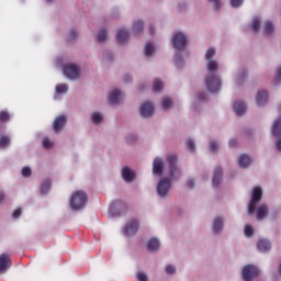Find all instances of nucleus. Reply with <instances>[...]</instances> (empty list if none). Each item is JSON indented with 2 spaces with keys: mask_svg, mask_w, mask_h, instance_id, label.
<instances>
[{
  "mask_svg": "<svg viewBox=\"0 0 281 281\" xmlns=\"http://www.w3.org/2000/svg\"><path fill=\"white\" fill-rule=\"evenodd\" d=\"M205 69L207 75L204 85L210 93H220L223 89V79L218 76L221 64L216 59V48L209 47L204 53Z\"/></svg>",
  "mask_w": 281,
  "mask_h": 281,
  "instance_id": "nucleus-1",
  "label": "nucleus"
},
{
  "mask_svg": "<svg viewBox=\"0 0 281 281\" xmlns=\"http://www.w3.org/2000/svg\"><path fill=\"white\" fill-rule=\"evenodd\" d=\"M171 44L176 50L173 56L175 64L177 67H183V65H186L183 54H186V47H188V33L176 31L171 37Z\"/></svg>",
  "mask_w": 281,
  "mask_h": 281,
  "instance_id": "nucleus-2",
  "label": "nucleus"
},
{
  "mask_svg": "<svg viewBox=\"0 0 281 281\" xmlns=\"http://www.w3.org/2000/svg\"><path fill=\"white\" fill-rule=\"evenodd\" d=\"M87 203H89V195L83 190H76L72 191L69 200L68 205L72 212H80L87 207Z\"/></svg>",
  "mask_w": 281,
  "mask_h": 281,
  "instance_id": "nucleus-3",
  "label": "nucleus"
},
{
  "mask_svg": "<svg viewBox=\"0 0 281 281\" xmlns=\"http://www.w3.org/2000/svg\"><path fill=\"white\" fill-rule=\"evenodd\" d=\"M170 190H172V181L169 178L161 177L156 184V194L162 200L170 198Z\"/></svg>",
  "mask_w": 281,
  "mask_h": 281,
  "instance_id": "nucleus-4",
  "label": "nucleus"
},
{
  "mask_svg": "<svg viewBox=\"0 0 281 281\" xmlns=\"http://www.w3.org/2000/svg\"><path fill=\"white\" fill-rule=\"evenodd\" d=\"M262 201V187H254L250 192V200L248 202L247 212L249 216L256 214V205Z\"/></svg>",
  "mask_w": 281,
  "mask_h": 281,
  "instance_id": "nucleus-5",
  "label": "nucleus"
},
{
  "mask_svg": "<svg viewBox=\"0 0 281 281\" xmlns=\"http://www.w3.org/2000/svg\"><path fill=\"white\" fill-rule=\"evenodd\" d=\"M63 74L67 80H70L72 82H76V80H80V75L82 74V68H80V65L69 63L64 65L63 67Z\"/></svg>",
  "mask_w": 281,
  "mask_h": 281,
  "instance_id": "nucleus-6",
  "label": "nucleus"
},
{
  "mask_svg": "<svg viewBox=\"0 0 281 281\" xmlns=\"http://www.w3.org/2000/svg\"><path fill=\"white\" fill-rule=\"evenodd\" d=\"M142 225L139 224V220L133 217L130 218L123 228V234L127 238H133V236H137V233L139 232Z\"/></svg>",
  "mask_w": 281,
  "mask_h": 281,
  "instance_id": "nucleus-7",
  "label": "nucleus"
},
{
  "mask_svg": "<svg viewBox=\"0 0 281 281\" xmlns=\"http://www.w3.org/2000/svg\"><path fill=\"white\" fill-rule=\"evenodd\" d=\"M225 229V215H216L211 221V232L213 236H221Z\"/></svg>",
  "mask_w": 281,
  "mask_h": 281,
  "instance_id": "nucleus-8",
  "label": "nucleus"
},
{
  "mask_svg": "<svg viewBox=\"0 0 281 281\" xmlns=\"http://www.w3.org/2000/svg\"><path fill=\"white\" fill-rule=\"evenodd\" d=\"M155 102L153 101H144L138 109L139 115L143 120H150V117L155 116Z\"/></svg>",
  "mask_w": 281,
  "mask_h": 281,
  "instance_id": "nucleus-9",
  "label": "nucleus"
},
{
  "mask_svg": "<svg viewBox=\"0 0 281 281\" xmlns=\"http://www.w3.org/2000/svg\"><path fill=\"white\" fill-rule=\"evenodd\" d=\"M255 104L257 109H265L269 104V90L261 88L256 91Z\"/></svg>",
  "mask_w": 281,
  "mask_h": 281,
  "instance_id": "nucleus-10",
  "label": "nucleus"
},
{
  "mask_svg": "<svg viewBox=\"0 0 281 281\" xmlns=\"http://www.w3.org/2000/svg\"><path fill=\"white\" fill-rule=\"evenodd\" d=\"M126 94L121 89L114 88L108 93L109 104L120 105L124 102Z\"/></svg>",
  "mask_w": 281,
  "mask_h": 281,
  "instance_id": "nucleus-11",
  "label": "nucleus"
},
{
  "mask_svg": "<svg viewBox=\"0 0 281 281\" xmlns=\"http://www.w3.org/2000/svg\"><path fill=\"white\" fill-rule=\"evenodd\" d=\"M164 170H166V160L161 156H156L151 162V173L154 177H162Z\"/></svg>",
  "mask_w": 281,
  "mask_h": 281,
  "instance_id": "nucleus-12",
  "label": "nucleus"
},
{
  "mask_svg": "<svg viewBox=\"0 0 281 281\" xmlns=\"http://www.w3.org/2000/svg\"><path fill=\"white\" fill-rule=\"evenodd\" d=\"M258 273H260L258 267L254 265H247L241 270V278L244 281H254V278H256Z\"/></svg>",
  "mask_w": 281,
  "mask_h": 281,
  "instance_id": "nucleus-13",
  "label": "nucleus"
},
{
  "mask_svg": "<svg viewBox=\"0 0 281 281\" xmlns=\"http://www.w3.org/2000/svg\"><path fill=\"white\" fill-rule=\"evenodd\" d=\"M237 166L240 170H249L254 166V157L248 154H239L237 156Z\"/></svg>",
  "mask_w": 281,
  "mask_h": 281,
  "instance_id": "nucleus-14",
  "label": "nucleus"
},
{
  "mask_svg": "<svg viewBox=\"0 0 281 281\" xmlns=\"http://www.w3.org/2000/svg\"><path fill=\"white\" fill-rule=\"evenodd\" d=\"M145 247L149 254H157L161 249V239L158 237H150L146 240Z\"/></svg>",
  "mask_w": 281,
  "mask_h": 281,
  "instance_id": "nucleus-15",
  "label": "nucleus"
},
{
  "mask_svg": "<svg viewBox=\"0 0 281 281\" xmlns=\"http://www.w3.org/2000/svg\"><path fill=\"white\" fill-rule=\"evenodd\" d=\"M67 124V115L60 114L57 117H55L53 122V131L54 133H63V130L65 128V125Z\"/></svg>",
  "mask_w": 281,
  "mask_h": 281,
  "instance_id": "nucleus-16",
  "label": "nucleus"
},
{
  "mask_svg": "<svg viewBox=\"0 0 281 281\" xmlns=\"http://www.w3.org/2000/svg\"><path fill=\"white\" fill-rule=\"evenodd\" d=\"M255 214H256L257 221H265V218L269 216V205H267V203H261L259 205H256Z\"/></svg>",
  "mask_w": 281,
  "mask_h": 281,
  "instance_id": "nucleus-17",
  "label": "nucleus"
},
{
  "mask_svg": "<svg viewBox=\"0 0 281 281\" xmlns=\"http://www.w3.org/2000/svg\"><path fill=\"white\" fill-rule=\"evenodd\" d=\"M121 176L123 181H125V183H133L137 177V173L135 172V170L131 169L130 167H123L121 171Z\"/></svg>",
  "mask_w": 281,
  "mask_h": 281,
  "instance_id": "nucleus-18",
  "label": "nucleus"
},
{
  "mask_svg": "<svg viewBox=\"0 0 281 281\" xmlns=\"http://www.w3.org/2000/svg\"><path fill=\"white\" fill-rule=\"evenodd\" d=\"M10 267H12L10 255L8 254L0 255V276H3V273H8V271L10 270Z\"/></svg>",
  "mask_w": 281,
  "mask_h": 281,
  "instance_id": "nucleus-19",
  "label": "nucleus"
},
{
  "mask_svg": "<svg viewBox=\"0 0 281 281\" xmlns=\"http://www.w3.org/2000/svg\"><path fill=\"white\" fill-rule=\"evenodd\" d=\"M165 179H169V181H179L181 179V168L177 165L169 166L168 176L164 177Z\"/></svg>",
  "mask_w": 281,
  "mask_h": 281,
  "instance_id": "nucleus-20",
  "label": "nucleus"
},
{
  "mask_svg": "<svg viewBox=\"0 0 281 281\" xmlns=\"http://www.w3.org/2000/svg\"><path fill=\"white\" fill-rule=\"evenodd\" d=\"M90 122L93 126H102L104 124V112L102 111H92L90 113Z\"/></svg>",
  "mask_w": 281,
  "mask_h": 281,
  "instance_id": "nucleus-21",
  "label": "nucleus"
},
{
  "mask_svg": "<svg viewBox=\"0 0 281 281\" xmlns=\"http://www.w3.org/2000/svg\"><path fill=\"white\" fill-rule=\"evenodd\" d=\"M247 80V69L243 68L235 74L234 85L235 87H243Z\"/></svg>",
  "mask_w": 281,
  "mask_h": 281,
  "instance_id": "nucleus-22",
  "label": "nucleus"
},
{
  "mask_svg": "<svg viewBox=\"0 0 281 281\" xmlns=\"http://www.w3.org/2000/svg\"><path fill=\"white\" fill-rule=\"evenodd\" d=\"M49 192H52V180L44 179L40 186V194H42V196H47Z\"/></svg>",
  "mask_w": 281,
  "mask_h": 281,
  "instance_id": "nucleus-23",
  "label": "nucleus"
},
{
  "mask_svg": "<svg viewBox=\"0 0 281 281\" xmlns=\"http://www.w3.org/2000/svg\"><path fill=\"white\" fill-rule=\"evenodd\" d=\"M236 115H245L247 113V104L244 101H236L233 105Z\"/></svg>",
  "mask_w": 281,
  "mask_h": 281,
  "instance_id": "nucleus-24",
  "label": "nucleus"
},
{
  "mask_svg": "<svg viewBox=\"0 0 281 281\" xmlns=\"http://www.w3.org/2000/svg\"><path fill=\"white\" fill-rule=\"evenodd\" d=\"M69 93V85L67 83H58L55 87V100L58 99V95H67Z\"/></svg>",
  "mask_w": 281,
  "mask_h": 281,
  "instance_id": "nucleus-25",
  "label": "nucleus"
},
{
  "mask_svg": "<svg viewBox=\"0 0 281 281\" xmlns=\"http://www.w3.org/2000/svg\"><path fill=\"white\" fill-rule=\"evenodd\" d=\"M221 181H223V167H215L213 171V186H220Z\"/></svg>",
  "mask_w": 281,
  "mask_h": 281,
  "instance_id": "nucleus-26",
  "label": "nucleus"
},
{
  "mask_svg": "<svg viewBox=\"0 0 281 281\" xmlns=\"http://www.w3.org/2000/svg\"><path fill=\"white\" fill-rule=\"evenodd\" d=\"M155 54H157V47L150 42L146 43L144 46V56L146 58H153Z\"/></svg>",
  "mask_w": 281,
  "mask_h": 281,
  "instance_id": "nucleus-27",
  "label": "nucleus"
},
{
  "mask_svg": "<svg viewBox=\"0 0 281 281\" xmlns=\"http://www.w3.org/2000/svg\"><path fill=\"white\" fill-rule=\"evenodd\" d=\"M257 249L261 254H267L271 249V241L269 239H259L257 243Z\"/></svg>",
  "mask_w": 281,
  "mask_h": 281,
  "instance_id": "nucleus-28",
  "label": "nucleus"
},
{
  "mask_svg": "<svg viewBox=\"0 0 281 281\" xmlns=\"http://www.w3.org/2000/svg\"><path fill=\"white\" fill-rule=\"evenodd\" d=\"M144 32V20H136L132 24V34L138 36Z\"/></svg>",
  "mask_w": 281,
  "mask_h": 281,
  "instance_id": "nucleus-29",
  "label": "nucleus"
},
{
  "mask_svg": "<svg viewBox=\"0 0 281 281\" xmlns=\"http://www.w3.org/2000/svg\"><path fill=\"white\" fill-rule=\"evenodd\" d=\"M271 134L273 137H280L281 135V116H278L271 126Z\"/></svg>",
  "mask_w": 281,
  "mask_h": 281,
  "instance_id": "nucleus-30",
  "label": "nucleus"
},
{
  "mask_svg": "<svg viewBox=\"0 0 281 281\" xmlns=\"http://www.w3.org/2000/svg\"><path fill=\"white\" fill-rule=\"evenodd\" d=\"M175 106V101H172V98L169 95H165L161 98V108L164 111H170Z\"/></svg>",
  "mask_w": 281,
  "mask_h": 281,
  "instance_id": "nucleus-31",
  "label": "nucleus"
},
{
  "mask_svg": "<svg viewBox=\"0 0 281 281\" xmlns=\"http://www.w3.org/2000/svg\"><path fill=\"white\" fill-rule=\"evenodd\" d=\"M260 25H262V18L258 15L252 16L250 21V30H252V32H259Z\"/></svg>",
  "mask_w": 281,
  "mask_h": 281,
  "instance_id": "nucleus-32",
  "label": "nucleus"
},
{
  "mask_svg": "<svg viewBox=\"0 0 281 281\" xmlns=\"http://www.w3.org/2000/svg\"><path fill=\"white\" fill-rule=\"evenodd\" d=\"M116 38L120 43H127L130 38L128 30L126 29H119L116 33Z\"/></svg>",
  "mask_w": 281,
  "mask_h": 281,
  "instance_id": "nucleus-33",
  "label": "nucleus"
},
{
  "mask_svg": "<svg viewBox=\"0 0 281 281\" xmlns=\"http://www.w3.org/2000/svg\"><path fill=\"white\" fill-rule=\"evenodd\" d=\"M205 102V94L203 92H196L193 97L192 104L196 109L199 104H203Z\"/></svg>",
  "mask_w": 281,
  "mask_h": 281,
  "instance_id": "nucleus-34",
  "label": "nucleus"
},
{
  "mask_svg": "<svg viewBox=\"0 0 281 281\" xmlns=\"http://www.w3.org/2000/svg\"><path fill=\"white\" fill-rule=\"evenodd\" d=\"M10 144H12V139L8 135L0 136V148L1 150H5V148H10Z\"/></svg>",
  "mask_w": 281,
  "mask_h": 281,
  "instance_id": "nucleus-35",
  "label": "nucleus"
},
{
  "mask_svg": "<svg viewBox=\"0 0 281 281\" xmlns=\"http://www.w3.org/2000/svg\"><path fill=\"white\" fill-rule=\"evenodd\" d=\"M186 146L189 153H196V140H194V138L192 137L187 138Z\"/></svg>",
  "mask_w": 281,
  "mask_h": 281,
  "instance_id": "nucleus-36",
  "label": "nucleus"
},
{
  "mask_svg": "<svg viewBox=\"0 0 281 281\" xmlns=\"http://www.w3.org/2000/svg\"><path fill=\"white\" fill-rule=\"evenodd\" d=\"M221 143L216 139H212L209 142V150L212 153V155H216L220 150Z\"/></svg>",
  "mask_w": 281,
  "mask_h": 281,
  "instance_id": "nucleus-37",
  "label": "nucleus"
},
{
  "mask_svg": "<svg viewBox=\"0 0 281 281\" xmlns=\"http://www.w3.org/2000/svg\"><path fill=\"white\" fill-rule=\"evenodd\" d=\"M124 204H122L121 201H114L111 203L110 207H109V213L111 214V216H116L117 213L115 212V210H120V207H122Z\"/></svg>",
  "mask_w": 281,
  "mask_h": 281,
  "instance_id": "nucleus-38",
  "label": "nucleus"
},
{
  "mask_svg": "<svg viewBox=\"0 0 281 281\" xmlns=\"http://www.w3.org/2000/svg\"><path fill=\"white\" fill-rule=\"evenodd\" d=\"M256 234V228L251 224H246L244 226V235L246 238H254V235Z\"/></svg>",
  "mask_w": 281,
  "mask_h": 281,
  "instance_id": "nucleus-39",
  "label": "nucleus"
},
{
  "mask_svg": "<svg viewBox=\"0 0 281 281\" xmlns=\"http://www.w3.org/2000/svg\"><path fill=\"white\" fill-rule=\"evenodd\" d=\"M109 38V30L101 29L98 33L97 41L98 43H106V40Z\"/></svg>",
  "mask_w": 281,
  "mask_h": 281,
  "instance_id": "nucleus-40",
  "label": "nucleus"
},
{
  "mask_svg": "<svg viewBox=\"0 0 281 281\" xmlns=\"http://www.w3.org/2000/svg\"><path fill=\"white\" fill-rule=\"evenodd\" d=\"M166 161L169 164V166H177V161H179V155L169 153L166 155Z\"/></svg>",
  "mask_w": 281,
  "mask_h": 281,
  "instance_id": "nucleus-41",
  "label": "nucleus"
},
{
  "mask_svg": "<svg viewBox=\"0 0 281 281\" xmlns=\"http://www.w3.org/2000/svg\"><path fill=\"white\" fill-rule=\"evenodd\" d=\"M166 85L160 78H156L154 80V91L155 93H161L162 89H165Z\"/></svg>",
  "mask_w": 281,
  "mask_h": 281,
  "instance_id": "nucleus-42",
  "label": "nucleus"
},
{
  "mask_svg": "<svg viewBox=\"0 0 281 281\" xmlns=\"http://www.w3.org/2000/svg\"><path fill=\"white\" fill-rule=\"evenodd\" d=\"M276 26L273 25V23L271 21H267L265 23L263 26V34H266V36H271V33L274 32Z\"/></svg>",
  "mask_w": 281,
  "mask_h": 281,
  "instance_id": "nucleus-43",
  "label": "nucleus"
},
{
  "mask_svg": "<svg viewBox=\"0 0 281 281\" xmlns=\"http://www.w3.org/2000/svg\"><path fill=\"white\" fill-rule=\"evenodd\" d=\"M42 146L46 150H52V148H54V140H52L49 137H44L42 139Z\"/></svg>",
  "mask_w": 281,
  "mask_h": 281,
  "instance_id": "nucleus-44",
  "label": "nucleus"
},
{
  "mask_svg": "<svg viewBox=\"0 0 281 281\" xmlns=\"http://www.w3.org/2000/svg\"><path fill=\"white\" fill-rule=\"evenodd\" d=\"M165 273L166 276H175L177 273V267H175L173 265H166L165 266Z\"/></svg>",
  "mask_w": 281,
  "mask_h": 281,
  "instance_id": "nucleus-45",
  "label": "nucleus"
},
{
  "mask_svg": "<svg viewBox=\"0 0 281 281\" xmlns=\"http://www.w3.org/2000/svg\"><path fill=\"white\" fill-rule=\"evenodd\" d=\"M21 175L22 177H24V179H30V177H32V168L31 167H23L21 170Z\"/></svg>",
  "mask_w": 281,
  "mask_h": 281,
  "instance_id": "nucleus-46",
  "label": "nucleus"
},
{
  "mask_svg": "<svg viewBox=\"0 0 281 281\" xmlns=\"http://www.w3.org/2000/svg\"><path fill=\"white\" fill-rule=\"evenodd\" d=\"M136 279H137V281H148V280H149V277H148V273H147V272L137 271V272H136Z\"/></svg>",
  "mask_w": 281,
  "mask_h": 281,
  "instance_id": "nucleus-47",
  "label": "nucleus"
},
{
  "mask_svg": "<svg viewBox=\"0 0 281 281\" xmlns=\"http://www.w3.org/2000/svg\"><path fill=\"white\" fill-rule=\"evenodd\" d=\"M214 10H221L223 7V0H207Z\"/></svg>",
  "mask_w": 281,
  "mask_h": 281,
  "instance_id": "nucleus-48",
  "label": "nucleus"
},
{
  "mask_svg": "<svg viewBox=\"0 0 281 281\" xmlns=\"http://www.w3.org/2000/svg\"><path fill=\"white\" fill-rule=\"evenodd\" d=\"M245 0H231V7L234 9L243 8Z\"/></svg>",
  "mask_w": 281,
  "mask_h": 281,
  "instance_id": "nucleus-49",
  "label": "nucleus"
},
{
  "mask_svg": "<svg viewBox=\"0 0 281 281\" xmlns=\"http://www.w3.org/2000/svg\"><path fill=\"white\" fill-rule=\"evenodd\" d=\"M10 120V113L7 111L0 112V122H8Z\"/></svg>",
  "mask_w": 281,
  "mask_h": 281,
  "instance_id": "nucleus-50",
  "label": "nucleus"
},
{
  "mask_svg": "<svg viewBox=\"0 0 281 281\" xmlns=\"http://www.w3.org/2000/svg\"><path fill=\"white\" fill-rule=\"evenodd\" d=\"M274 80L276 82H281V66H279L276 70Z\"/></svg>",
  "mask_w": 281,
  "mask_h": 281,
  "instance_id": "nucleus-51",
  "label": "nucleus"
},
{
  "mask_svg": "<svg viewBox=\"0 0 281 281\" xmlns=\"http://www.w3.org/2000/svg\"><path fill=\"white\" fill-rule=\"evenodd\" d=\"M236 146H238V140L236 138H231L228 140V147L229 148H236Z\"/></svg>",
  "mask_w": 281,
  "mask_h": 281,
  "instance_id": "nucleus-52",
  "label": "nucleus"
},
{
  "mask_svg": "<svg viewBox=\"0 0 281 281\" xmlns=\"http://www.w3.org/2000/svg\"><path fill=\"white\" fill-rule=\"evenodd\" d=\"M22 214H23V211L21 209H16L13 211L12 216L13 218H21Z\"/></svg>",
  "mask_w": 281,
  "mask_h": 281,
  "instance_id": "nucleus-53",
  "label": "nucleus"
},
{
  "mask_svg": "<svg viewBox=\"0 0 281 281\" xmlns=\"http://www.w3.org/2000/svg\"><path fill=\"white\" fill-rule=\"evenodd\" d=\"M187 186H188V188H194V186H196V179H194V178L188 179Z\"/></svg>",
  "mask_w": 281,
  "mask_h": 281,
  "instance_id": "nucleus-54",
  "label": "nucleus"
},
{
  "mask_svg": "<svg viewBox=\"0 0 281 281\" xmlns=\"http://www.w3.org/2000/svg\"><path fill=\"white\" fill-rule=\"evenodd\" d=\"M78 36V32L76 30H71L69 32V40L74 41Z\"/></svg>",
  "mask_w": 281,
  "mask_h": 281,
  "instance_id": "nucleus-55",
  "label": "nucleus"
},
{
  "mask_svg": "<svg viewBox=\"0 0 281 281\" xmlns=\"http://www.w3.org/2000/svg\"><path fill=\"white\" fill-rule=\"evenodd\" d=\"M274 146L279 153H281V136L274 142Z\"/></svg>",
  "mask_w": 281,
  "mask_h": 281,
  "instance_id": "nucleus-56",
  "label": "nucleus"
},
{
  "mask_svg": "<svg viewBox=\"0 0 281 281\" xmlns=\"http://www.w3.org/2000/svg\"><path fill=\"white\" fill-rule=\"evenodd\" d=\"M135 139H137V136L133 135V134H130L127 137H126V142L128 144H131V142H135Z\"/></svg>",
  "mask_w": 281,
  "mask_h": 281,
  "instance_id": "nucleus-57",
  "label": "nucleus"
},
{
  "mask_svg": "<svg viewBox=\"0 0 281 281\" xmlns=\"http://www.w3.org/2000/svg\"><path fill=\"white\" fill-rule=\"evenodd\" d=\"M178 8H179V10H186V8H188V3L187 2H180L178 4Z\"/></svg>",
  "mask_w": 281,
  "mask_h": 281,
  "instance_id": "nucleus-58",
  "label": "nucleus"
},
{
  "mask_svg": "<svg viewBox=\"0 0 281 281\" xmlns=\"http://www.w3.org/2000/svg\"><path fill=\"white\" fill-rule=\"evenodd\" d=\"M3 199H4L3 192L0 191V203H3Z\"/></svg>",
  "mask_w": 281,
  "mask_h": 281,
  "instance_id": "nucleus-59",
  "label": "nucleus"
},
{
  "mask_svg": "<svg viewBox=\"0 0 281 281\" xmlns=\"http://www.w3.org/2000/svg\"><path fill=\"white\" fill-rule=\"evenodd\" d=\"M149 32H150V34H153V33L155 32V27H154V26H150V27H149Z\"/></svg>",
  "mask_w": 281,
  "mask_h": 281,
  "instance_id": "nucleus-60",
  "label": "nucleus"
},
{
  "mask_svg": "<svg viewBox=\"0 0 281 281\" xmlns=\"http://www.w3.org/2000/svg\"><path fill=\"white\" fill-rule=\"evenodd\" d=\"M46 3H54V0H45Z\"/></svg>",
  "mask_w": 281,
  "mask_h": 281,
  "instance_id": "nucleus-61",
  "label": "nucleus"
}]
</instances>
